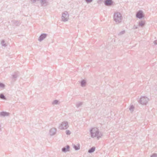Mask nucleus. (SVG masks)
Wrapping results in <instances>:
<instances>
[{
	"mask_svg": "<svg viewBox=\"0 0 157 157\" xmlns=\"http://www.w3.org/2000/svg\"><path fill=\"white\" fill-rule=\"evenodd\" d=\"M91 136L92 138L97 137L98 139L101 137L102 134L99 133L98 128H92L90 130Z\"/></svg>",
	"mask_w": 157,
	"mask_h": 157,
	"instance_id": "nucleus-1",
	"label": "nucleus"
},
{
	"mask_svg": "<svg viewBox=\"0 0 157 157\" xmlns=\"http://www.w3.org/2000/svg\"><path fill=\"white\" fill-rule=\"evenodd\" d=\"M113 18V20L116 24L121 23L123 19V17L121 14L118 12L114 13Z\"/></svg>",
	"mask_w": 157,
	"mask_h": 157,
	"instance_id": "nucleus-2",
	"label": "nucleus"
},
{
	"mask_svg": "<svg viewBox=\"0 0 157 157\" xmlns=\"http://www.w3.org/2000/svg\"><path fill=\"white\" fill-rule=\"evenodd\" d=\"M69 127V125L67 122L64 121L60 124L59 128L61 130L66 129Z\"/></svg>",
	"mask_w": 157,
	"mask_h": 157,
	"instance_id": "nucleus-3",
	"label": "nucleus"
},
{
	"mask_svg": "<svg viewBox=\"0 0 157 157\" xmlns=\"http://www.w3.org/2000/svg\"><path fill=\"white\" fill-rule=\"evenodd\" d=\"M69 15L67 11H65L62 13V21L66 22L68 21Z\"/></svg>",
	"mask_w": 157,
	"mask_h": 157,
	"instance_id": "nucleus-4",
	"label": "nucleus"
},
{
	"mask_svg": "<svg viewBox=\"0 0 157 157\" xmlns=\"http://www.w3.org/2000/svg\"><path fill=\"white\" fill-rule=\"evenodd\" d=\"M148 98L145 96L142 97L140 98L139 101V102L142 105H146L148 102Z\"/></svg>",
	"mask_w": 157,
	"mask_h": 157,
	"instance_id": "nucleus-5",
	"label": "nucleus"
},
{
	"mask_svg": "<svg viewBox=\"0 0 157 157\" xmlns=\"http://www.w3.org/2000/svg\"><path fill=\"white\" fill-rule=\"evenodd\" d=\"M32 1L33 3L36 2V1H40L42 6H46L48 5V2L47 0H31Z\"/></svg>",
	"mask_w": 157,
	"mask_h": 157,
	"instance_id": "nucleus-6",
	"label": "nucleus"
},
{
	"mask_svg": "<svg viewBox=\"0 0 157 157\" xmlns=\"http://www.w3.org/2000/svg\"><path fill=\"white\" fill-rule=\"evenodd\" d=\"M144 14L143 11L140 10L138 11L136 14V17L137 18L141 19L144 17Z\"/></svg>",
	"mask_w": 157,
	"mask_h": 157,
	"instance_id": "nucleus-7",
	"label": "nucleus"
},
{
	"mask_svg": "<svg viewBox=\"0 0 157 157\" xmlns=\"http://www.w3.org/2000/svg\"><path fill=\"white\" fill-rule=\"evenodd\" d=\"M47 36V34L45 33L41 34L38 38V40L41 41L44 39Z\"/></svg>",
	"mask_w": 157,
	"mask_h": 157,
	"instance_id": "nucleus-8",
	"label": "nucleus"
},
{
	"mask_svg": "<svg viewBox=\"0 0 157 157\" xmlns=\"http://www.w3.org/2000/svg\"><path fill=\"white\" fill-rule=\"evenodd\" d=\"M70 147V146L68 145H67L62 148V151L63 152L66 153L69 151Z\"/></svg>",
	"mask_w": 157,
	"mask_h": 157,
	"instance_id": "nucleus-9",
	"label": "nucleus"
},
{
	"mask_svg": "<svg viewBox=\"0 0 157 157\" xmlns=\"http://www.w3.org/2000/svg\"><path fill=\"white\" fill-rule=\"evenodd\" d=\"M104 3L106 6H111L113 4V1L112 0H105L104 1Z\"/></svg>",
	"mask_w": 157,
	"mask_h": 157,
	"instance_id": "nucleus-10",
	"label": "nucleus"
},
{
	"mask_svg": "<svg viewBox=\"0 0 157 157\" xmlns=\"http://www.w3.org/2000/svg\"><path fill=\"white\" fill-rule=\"evenodd\" d=\"M10 113L6 112L3 111L0 113V117H5L9 115Z\"/></svg>",
	"mask_w": 157,
	"mask_h": 157,
	"instance_id": "nucleus-11",
	"label": "nucleus"
},
{
	"mask_svg": "<svg viewBox=\"0 0 157 157\" xmlns=\"http://www.w3.org/2000/svg\"><path fill=\"white\" fill-rule=\"evenodd\" d=\"M56 128H52L50 130V134L51 136H53L56 133Z\"/></svg>",
	"mask_w": 157,
	"mask_h": 157,
	"instance_id": "nucleus-12",
	"label": "nucleus"
},
{
	"mask_svg": "<svg viewBox=\"0 0 157 157\" xmlns=\"http://www.w3.org/2000/svg\"><path fill=\"white\" fill-rule=\"evenodd\" d=\"M81 86L82 87L85 86L86 84V81L84 79L82 80L80 82Z\"/></svg>",
	"mask_w": 157,
	"mask_h": 157,
	"instance_id": "nucleus-13",
	"label": "nucleus"
},
{
	"mask_svg": "<svg viewBox=\"0 0 157 157\" xmlns=\"http://www.w3.org/2000/svg\"><path fill=\"white\" fill-rule=\"evenodd\" d=\"M12 22L13 24L17 26H19L20 25L19 22L17 20H13L12 21Z\"/></svg>",
	"mask_w": 157,
	"mask_h": 157,
	"instance_id": "nucleus-14",
	"label": "nucleus"
},
{
	"mask_svg": "<svg viewBox=\"0 0 157 157\" xmlns=\"http://www.w3.org/2000/svg\"><path fill=\"white\" fill-rule=\"evenodd\" d=\"M95 147H93L88 150V152L90 153H93L95 151Z\"/></svg>",
	"mask_w": 157,
	"mask_h": 157,
	"instance_id": "nucleus-15",
	"label": "nucleus"
},
{
	"mask_svg": "<svg viewBox=\"0 0 157 157\" xmlns=\"http://www.w3.org/2000/svg\"><path fill=\"white\" fill-rule=\"evenodd\" d=\"M1 44L2 46L4 47H6L7 46V45L5 43V41L3 40H2L1 42Z\"/></svg>",
	"mask_w": 157,
	"mask_h": 157,
	"instance_id": "nucleus-16",
	"label": "nucleus"
},
{
	"mask_svg": "<svg viewBox=\"0 0 157 157\" xmlns=\"http://www.w3.org/2000/svg\"><path fill=\"white\" fill-rule=\"evenodd\" d=\"M18 76V75L17 73H15L14 74L12 75V78L14 80H16V78Z\"/></svg>",
	"mask_w": 157,
	"mask_h": 157,
	"instance_id": "nucleus-17",
	"label": "nucleus"
},
{
	"mask_svg": "<svg viewBox=\"0 0 157 157\" xmlns=\"http://www.w3.org/2000/svg\"><path fill=\"white\" fill-rule=\"evenodd\" d=\"M145 24V21H141L139 22V26L141 27L143 26Z\"/></svg>",
	"mask_w": 157,
	"mask_h": 157,
	"instance_id": "nucleus-18",
	"label": "nucleus"
},
{
	"mask_svg": "<svg viewBox=\"0 0 157 157\" xmlns=\"http://www.w3.org/2000/svg\"><path fill=\"white\" fill-rule=\"evenodd\" d=\"M83 104V102H77L76 105L77 108L81 107Z\"/></svg>",
	"mask_w": 157,
	"mask_h": 157,
	"instance_id": "nucleus-19",
	"label": "nucleus"
},
{
	"mask_svg": "<svg viewBox=\"0 0 157 157\" xmlns=\"http://www.w3.org/2000/svg\"><path fill=\"white\" fill-rule=\"evenodd\" d=\"M73 147L76 150H78L80 149V145L78 144L77 145H74Z\"/></svg>",
	"mask_w": 157,
	"mask_h": 157,
	"instance_id": "nucleus-20",
	"label": "nucleus"
},
{
	"mask_svg": "<svg viewBox=\"0 0 157 157\" xmlns=\"http://www.w3.org/2000/svg\"><path fill=\"white\" fill-rule=\"evenodd\" d=\"M0 98L4 100L6 99V97L2 94H0Z\"/></svg>",
	"mask_w": 157,
	"mask_h": 157,
	"instance_id": "nucleus-21",
	"label": "nucleus"
},
{
	"mask_svg": "<svg viewBox=\"0 0 157 157\" xmlns=\"http://www.w3.org/2000/svg\"><path fill=\"white\" fill-rule=\"evenodd\" d=\"M59 102V101L58 100H55L54 101L52 102V104L53 105H57L58 104Z\"/></svg>",
	"mask_w": 157,
	"mask_h": 157,
	"instance_id": "nucleus-22",
	"label": "nucleus"
},
{
	"mask_svg": "<svg viewBox=\"0 0 157 157\" xmlns=\"http://www.w3.org/2000/svg\"><path fill=\"white\" fill-rule=\"evenodd\" d=\"M134 106L133 105H132L130 106L129 109L132 112L134 110Z\"/></svg>",
	"mask_w": 157,
	"mask_h": 157,
	"instance_id": "nucleus-23",
	"label": "nucleus"
},
{
	"mask_svg": "<svg viewBox=\"0 0 157 157\" xmlns=\"http://www.w3.org/2000/svg\"><path fill=\"white\" fill-rule=\"evenodd\" d=\"M125 33V31L124 30H123L122 31H121V32H120L119 34L118 35L121 36L123 34H124Z\"/></svg>",
	"mask_w": 157,
	"mask_h": 157,
	"instance_id": "nucleus-24",
	"label": "nucleus"
},
{
	"mask_svg": "<svg viewBox=\"0 0 157 157\" xmlns=\"http://www.w3.org/2000/svg\"><path fill=\"white\" fill-rule=\"evenodd\" d=\"M66 133L67 135H70L71 134V132L69 130H67L66 131Z\"/></svg>",
	"mask_w": 157,
	"mask_h": 157,
	"instance_id": "nucleus-25",
	"label": "nucleus"
},
{
	"mask_svg": "<svg viewBox=\"0 0 157 157\" xmlns=\"http://www.w3.org/2000/svg\"><path fill=\"white\" fill-rule=\"evenodd\" d=\"M86 2L87 3H89L92 2L93 0H85Z\"/></svg>",
	"mask_w": 157,
	"mask_h": 157,
	"instance_id": "nucleus-26",
	"label": "nucleus"
},
{
	"mask_svg": "<svg viewBox=\"0 0 157 157\" xmlns=\"http://www.w3.org/2000/svg\"><path fill=\"white\" fill-rule=\"evenodd\" d=\"M5 87V85L2 83H0V87L2 88H4Z\"/></svg>",
	"mask_w": 157,
	"mask_h": 157,
	"instance_id": "nucleus-27",
	"label": "nucleus"
},
{
	"mask_svg": "<svg viewBox=\"0 0 157 157\" xmlns=\"http://www.w3.org/2000/svg\"><path fill=\"white\" fill-rule=\"evenodd\" d=\"M151 157H157V154L154 153L151 156Z\"/></svg>",
	"mask_w": 157,
	"mask_h": 157,
	"instance_id": "nucleus-28",
	"label": "nucleus"
},
{
	"mask_svg": "<svg viewBox=\"0 0 157 157\" xmlns=\"http://www.w3.org/2000/svg\"><path fill=\"white\" fill-rule=\"evenodd\" d=\"M137 27L135 25H134L133 27V29H136L137 28Z\"/></svg>",
	"mask_w": 157,
	"mask_h": 157,
	"instance_id": "nucleus-29",
	"label": "nucleus"
},
{
	"mask_svg": "<svg viewBox=\"0 0 157 157\" xmlns=\"http://www.w3.org/2000/svg\"><path fill=\"white\" fill-rule=\"evenodd\" d=\"M154 44L155 45L157 44V40H155L154 42Z\"/></svg>",
	"mask_w": 157,
	"mask_h": 157,
	"instance_id": "nucleus-30",
	"label": "nucleus"
},
{
	"mask_svg": "<svg viewBox=\"0 0 157 157\" xmlns=\"http://www.w3.org/2000/svg\"><path fill=\"white\" fill-rule=\"evenodd\" d=\"M1 125L0 124V131H1Z\"/></svg>",
	"mask_w": 157,
	"mask_h": 157,
	"instance_id": "nucleus-31",
	"label": "nucleus"
}]
</instances>
